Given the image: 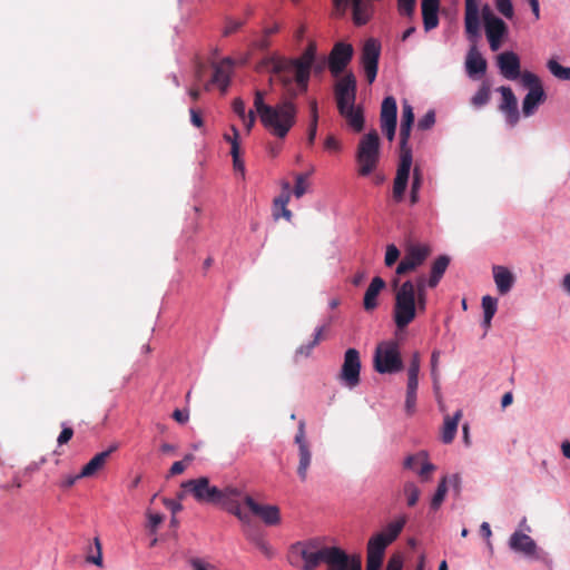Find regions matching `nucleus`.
Returning <instances> with one entry per match:
<instances>
[{
    "instance_id": "nucleus-1",
    "label": "nucleus",
    "mask_w": 570,
    "mask_h": 570,
    "mask_svg": "<svg viewBox=\"0 0 570 570\" xmlns=\"http://www.w3.org/2000/svg\"><path fill=\"white\" fill-rule=\"evenodd\" d=\"M265 96V91L255 90L254 108L261 124L272 136L284 139L296 125L298 106L291 105L289 102H277L274 106L267 105Z\"/></svg>"
},
{
    "instance_id": "nucleus-2",
    "label": "nucleus",
    "mask_w": 570,
    "mask_h": 570,
    "mask_svg": "<svg viewBox=\"0 0 570 570\" xmlns=\"http://www.w3.org/2000/svg\"><path fill=\"white\" fill-rule=\"evenodd\" d=\"M414 122V111L409 102L402 105V119L400 127V161L396 175L393 181L392 196L395 203L404 199L407 188L410 171L412 166V149L409 146L412 125Z\"/></svg>"
},
{
    "instance_id": "nucleus-3",
    "label": "nucleus",
    "mask_w": 570,
    "mask_h": 570,
    "mask_svg": "<svg viewBox=\"0 0 570 570\" xmlns=\"http://www.w3.org/2000/svg\"><path fill=\"white\" fill-rule=\"evenodd\" d=\"M464 28L472 46L468 52L465 66L469 75L484 73L487 61L476 50V41L480 37L479 0H464Z\"/></svg>"
},
{
    "instance_id": "nucleus-4",
    "label": "nucleus",
    "mask_w": 570,
    "mask_h": 570,
    "mask_svg": "<svg viewBox=\"0 0 570 570\" xmlns=\"http://www.w3.org/2000/svg\"><path fill=\"white\" fill-rule=\"evenodd\" d=\"M223 511L237 517L240 521L248 523L250 515H256L266 524H277L281 520L279 509L273 504H265L263 501H213Z\"/></svg>"
},
{
    "instance_id": "nucleus-5",
    "label": "nucleus",
    "mask_w": 570,
    "mask_h": 570,
    "mask_svg": "<svg viewBox=\"0 0 570 570\" xmlns=\"http://www.w3.org/2000/svg\"><path fill=\"white\" fill-rule=\"evenodd\" d=\"M183 488L187 493H190L195 499H253L252 495L244 490L242 485H226L218 488L209 485V480L205 476L189 480L183 483Z\"/></svg>"
},
{
    "instance_id": "nucleus-6",
    "label": "nucleus",
    "mask_w": 570,
    "mask_h": 570,
    "mask_svg": "<svg viewBox=\"0 0 570 570\" xmlns=\"http://www.w3.org/2000/svg\"><path fill=\"white\" fill-rule=\"evenodd\" d=\"M317 45L311 40L298 58L288 59L278 56H271L262 61V65H276L278 71L289 70L298 73V80L304 82L305 78H311V69L316 58Z\"/></svg>"
},
{
    "instance_id": "nucleus-7",
    "label": "nucleus",
    "mask_w": 570,
    "mask_h": 570,
    "mask_svg": "<svg viewBox=\"0 0 570 570\" xmlns=\"http://www.w3.org/2000/svg\"><path fill=\"white\" fill-rule=\"evenodd\" d=\"M381 157V141L379 134L372 129L365 134L358 141L355 159L357 163V174L362 177L371 175L379 166Z\"/></svg>"
},
{
    "instance_id": "nucleus-8",
    "label": "nucleus",
    "mask_w": 570,
    "mask_h": 570,
    "mask_svg": "<svg viewBox=\"0 0 570 570\" xmlns=\"http://www.w3.org/2000/svg\"><path fill=\"white\" fill-rule=\"evenodd\" d=\"M262 67L268 68L273 75L271 81L275 80L281 85L282 94L278 102H289L291 105H297L295 100L298 96L304 95L308 90L309 78H305L304 82L298 79V73H294L289 70L278 71L276 65H262Z\"/></svg>"
},
{
    "instance_id": "nucleus-9",
    "label": "nucleus",
    "mask_w": 570,
    "mask_h": 570,
    "mask_svg": "<svg viewBox=\"0 0 570 570\" xmlns=\"http://www.w3.org/2000/svg\"><path fill=\"white\" fill-rule=\"evenodd\" d=\"M348 556L337 547H323L315 553H304V569L314 570L321 563L328 564V570H348Z\"/></svg>"
},
{
    "instance_id": "nucleus-10",
    "label": "nucleus",
    "mask_w": 570,
    "mask_h": 570,
    "mask_svg": "<svg viewBox=\"0 0 570 570\" xmlns=\"http://www.w3.org/2000/svg\"><path fill=\"white\" fill-rule=\"evenodd\" d=\"M374 368L381 374L397 373L403 368L399 345L394 341L382 342L374 354Z\"/></svg>"
},
{
    "instance_id": "nucleus-11",
    "label": "nucleus",
    "mask_w": 570,
    "mask_h": 570,
    "mask_svg": "<svg viewBox=\"0 0 570 570\" xmlns=\"http://www.w3.org/2000/svg\"><path fill=\"white\" fill-rule=\"evenodd\" d=\"M333 13L336 17L345 16L348 8L352 10V20L355 26L366 24L373 17L374 6L367 0H332Z\"/></svg>"
},
{
    "instance_id": "nucleus-12",
    "label": "nucleus",
    "mask_w": 570,
    "mask_h": 570,
    "mask_svg": "<svg viewBox=\"0 0 570 570\" xmlns=\"http://www.w3.org/2000/svg\"><path fill=\"white\" fill-rule=\"evenodd\" d=\"M432 249L428 244H407L404 248V255L396 266L397 275H407L422 266Z\"/></svg>"
},
{
    "instance_id": "nucleus-13",
    "label": "nucleus",
    "mask_w": 570,
    "mask_h": 570,
    "mask_svg": "<svg viewBox=\"0 0 570 570\" xmlns=\"http://www.w3.org/2000/svg\"><path fill=\"white\" fill-rule=\"evenodd\" d=\"M402 275H397L395 273L394 277L391 279V287L394 293V304L393 311L397 312V315L405 314L412 315L413 312V284L412 279H407L401 283L400 277Z\"/></svg>"
},
{
    "instance_id": "nucleus-14",
    "label": "nucleus",
    "mask_w": 570,
    "mask_h": 570,
    "mask_svg": "<svg viewBox=\"0 0 570 570\" xmlns=\"http://www.w3.org/2000/svg\"><path fill=\"white\" fill-rule=\"evenodd\" d=\"M361 366L360 352L353 347L347 348L338 373L341 383L351 390L356 387L361 382Z\"/></svg>"
},
{
    "instance_id": "nucleus-15",
    "label": "nucleus",
    "mask_w": 570,
    "mask_h": 570,
    "mask_svg": "<svg viewBox=\"0 0 570 570\" xmlns=\"http://www.w3.org/2000/svg\"><path fill=\"white\" fill-rule=\"evenodd\" d=\"M380 55V42L374 38L367 39L362 48L361 62L368 83H373L376 78Z\"/></svg>"
},
{
    "instance_id": "nucleus-16",
    "label": "nucleus",
    "mask_w": 570,
    "mask_h": 570,
    "mask_svg": "<svg viewBox=\"0 0 570 570\" xmlns=\"http://www.w3.org/2000/svg\"><path fill=\"white\" fill-rule=\"evenodd\" d=\"M337 110L354 105L356 100V79L353 73L342 77L334 87Z\"/></svg>"
},
{
    "instance_id": "nucleus-17",
    "label": "nucleus",
    "mask_w": 570,
    "mask_h": 570,
    "mask_svg": "<svg viewBox=\"0 0 570 570\" xmlns=\"http://www.w3.org/2000/svg\"><path fill=\"white\" fill-rule=\"evenodd\" d=\"M353 47L350 43L337 42L332 48L328 56V68L333 76H338L344 71L353 57Z\"/></svg>"
},
{
    "instance_id": "nucleus-18",
    "label": "nucleus",
    "mask_w": 570,
    "mask_h": 570,
    "mask_svg": "<svg viewBox=\"0 0 570 570\" xmlns=\"http://www.w3.org/2000/svg\"><path fill=\"white\" fill-rule=\"evenodd\" d=\"M428 305V296L426 292L414 293L413 292V312L412 315L400 314L397 315L396 311H392L393 322L395 324L396 331H404L417 316V314H422L426 311Z\"/></svg>"
},
{
    "instance_id": "nucleus-19",
    "label": "nucleus",
    "mask_w": 570,
    "mask_h": 570,
    "mask_svg": "<svg viewBox=\"0 0 570 570\" xmlns=\"http://www.w3.org/2000/svg\"><path fill=\"white\" fill-rule=\"evenodd\" d=\"M233 60L230 58H224L220 62L214 65V73L212 80L205 85V90H209L210 85H217L222 92H226L233 69Z\"/></svg>"
},
{
    "instance_id": "nucleus-20",
    "label": "nucleus",
    "mask_w": 570,
    "mask_h": 570,
    "mask_svg": "<svg viewBox=\"0 0 570 570\" xmlns=\"http://www.w3.org/2000/svg\"><path fill=\"white\" fill-rule=\"evenodd\" d=\"M497 61L500 72L504 78L515 80L520 77L521 66L517 53L513 51H504L498 56Z\"/></svg>"
},
{
    "instance_id": "nucleus-21",
    "label": "nucleus",
    "mask_w": 570,
    "mask_h": 570,
    "mask_svg": "<svg viewBox=\"0 0 570 570\" xmlns=\"http://www.w3.org/2000/svg\"><path fill=\"white\" fill-rule=\"evenodd\" d=\"M482 17L484 20L487 38L503 39L508 35L507 23L502 19L494 16L488 4L482 8Z\"/></svg>"
},
{
    "instance_id": "nucleus-22",
    "label": "nucleus",
    "mask_w": 570,
    "mask_h": 570,
    "mask_svg": "<svg viewBox=\"0 0 570 570\" xmlns=\"http://www.w3.org/2000/svg\"><path fill=\"white\" fill-rule=\"evenodd\" d=\"M498 90L502 95V102L499 109L505 115L509 125L515 126L519 121L517 98L510 87L501 86Z\"/></svg>"
},
{
    "instance_id": "nucleus-23",
    "label": "nucleus",
    "mask_w": 570,
    "mask_h": 570,
    "mask_svg": "<svg viewBox=\"0 0 570 570\" xmlns=\"http://www.w3.org/2000/svg\"><path fill=\"white\" fill-rule=\"evenodd\" d=\"M404 468L417 473L422 479H428L435 470V466L429 462L425 451L409 455L404 460Z\"/></svg>"
},
{
    "instance_id": "nucleus-24",
    "label": "nucleus",
    "mask_w": 570,
    "mask_h": 570,
    "mask_svg": "<svg viewBox=\"0 0 570 570\" xmlns=\"http://www.w3.org/2000/svg\"><path fill=\"white\" fill-rule=\"evenodd\" d=\"M396 116H397V106L396 100L392 97H385L382 107H381V129L382 131H386L390 129H396Z\"/></svg>"
},
{
    "instance_id": "nucleus-25",
    "label": "nucleus",
    "mask_w": 570,
    "mask_h": 570,
    "mask_svg": "<svg viewBox=\"0 0 570 570\" xmlns=\"http://www.w3.org/2000/svg\"><path fill=\"white\" fill-rule=\"evenodd\" d=\"M440 0H422L421 11L423 27L426 32L439 26Z\"/></svg>"
},
{
    "instance_id": "nucleus-26",
    "label": "nucleus",
    "mask_w": 570,
    "mask_h": 570,
    "mask_svg": "<svg viewBox=\"0 0 570 570\" xmlns=\"http://www.w3.org/2000/svg\"><path fill=\"white\" fill-rule=\"evenodd\" d=\"M117 450V445H111L108 450L97 453L77 474V478H87L95 475L107 463L110 454Z\"/></svg>"
},
{
    "instance_id": "nucleus-27",
    "label": "nucleus",
    "mask_w": 570,
    "mask_h": 570,
    "mask_svg": "<svg viewBox=\"0 0 570 570\" xmlns=\"http://www.w3.org/2000/svg\"><path fill=\"white\" fill-rule=\"evenodd\" d=\"M492 273L498 292L501 295L508 294L514 285V275L510 269L501 265H494L492 267Z\"/></svg>"
},
{
    "instance_id": "nucleus-28",
    "label": "nucleus",
    "mask_w": 570,
    "mask_h": 570,
    "mask_svg": "<svg viewBox=\"0 0 570 570\" xmlns=\"http://www.w3.org/2000/svg\"><path fill=\"white\" fill-rule=\"evenodd\" d=\"M385 285L386 284L384 279L381 278L380 276H375L371 281L363 299V307L366 312H371L377 307V297L380 295V292L385 287Z\"/></svg>"
},
{
    "instance_id": "nucleus-29",
    "label": "nucleus",
    "mask_w": 570,
    "mask_h": 570,
    "mask_svg": "<svg viewBox=\"0 0 570 570\" xmlns=\"http://www.w3.org/2000/svg\"><path fill=\"white\" fill-rule=\"evenodd\" d=\"M543 87L531 88L522 101V112L525 117L532 116L538 107L544 101Z\"/></svg>"
},
{
    "instance_id": "nucleus-30",
    "label": "nucleus",
    "mask_w": 570,
    "mask_h": 570,
    "mask_svg": "<svg viewBox=\"0 0 570 570\" xmlns=\"http://www.w3.org/2000/svg\"><path fill=\"white\" fill-rule=\"evenodd\" d=\"M291 185L288 181L283 184L282 194L274 199V218L278 219L279 217L285 218L286 220H291L292 212L287 209V204L291 198Z\"/></svg>"
},
{
    "instance_id": "nucleus-31",
    "label": "nucleus",
    "mask_w": 570,
    "mask_h": 570,
    "mask_svg": "<svg viewBox=\"0 0 570 570\" xmlns=\"http://www.w3.org/2000/svg\"><path fill=\"white\" fill-rule=\"evenodd\" d=\"M509 543L511 549L514 551L522 552L527 556H532L535 553V542L528 534H524L522 532H514L510 537Z\"/></svg>"
},
{
    "instance_id": "nucleus-32",
    "label": "nucleus",
    "mask_w": 570,
    "mask_h": 570,
    "mask_svg": "<svg viewBox=\"0 0 570 570\" xmlns=\"http://www.w3.org/2000/svg\"><path fill=\"white\" fill-rule=\"evenodd\" d=\"M340 115L345 118L348 126L360 132L364 128V116L361 107H355L354 105L347 106L343 109H338Z\"/></svg>"
},
{
    "instance_id": "nucleus-33",
    "label": "nucleus",
    "mask_w": 570,
    "mask_h": 570,
    "mask_svg": "<svg viewBox=\"0 0 570 570\" xmlns=\"http://www.w3.org/2000/svg\"><path fill=\"white\" fill-rule=\"evenodd\" d=\"M450 264V258L446 255L439 256L432 264L431 274L429 277V287L434 288L440 283L442 276L444 275L448 266Z\"/></svg>"
},
{
    "instance_id": "nucleus-34",
    "label": "nucleus",
    "mask_w": 570,
    "mask_h": 570,
    "mask_svg": "<svg viewBox=\"0 0 570 570\" xmlns=\"http://www.w3.org/2000/svg\"><path fill=\"white\" fill-rule=\"evenodd\" d=\"M462 417V411L458 410L453 416L446 415L442 429V441L445 444L451 443L456 434L459 421Z\"/></svg>"
},
{
    "instance_id": "nucleus-35",
    "label": "nucleus",
    "mask_w": 570,
    "mask_h": 570,
    "mask_svg": "<svg viewBox=\"0 0 570 570\" xmlns=\"http://www.w3.org/2000/svg\"><path fill=\"white\" fill-rule=\"evenodd\" d=\"M448 484L453 488V495L460 494L461 479L459 474H452L442 479L432 499H444L448 492Z\"/></svg>"
},
{
    "instance_id": "nucleus-36",
    "label": "nucleus",
    "mask_w": 570,
    "mask_h": 570,
    "mask_svg": "<svg viewBox=\"0 0 570 570\" xmlns=\"http://www.w3.org/2000/svg\"><path fill=\"white\" fill-rule=\"evenodd\" d=\"M389 544L383 534L376 533L368 540L367 556L383 559Z\"/></svg>"
},
{
    "instance_id": "nucleus-37",
    "label": "nucleus",
    "mask_w": 570,
    "mask_h": 570,
    "mask_svg": "<svg viewBox=\"0 0 570 570\" xmlns=\"http://www.w3.org/2000/svg\"><path fill=\"white\" fill-rule=\"evenodd\" d=\"M406 523V517L400 515L396 520L390 522L383 531L379 534H383L389 543H392L401 533L402 529Z\"/></svg>"
},
{
    "instance_id": "nucleus-38",
    "label": "nucleus",
    "mask_w": 570,
    "mask_h": 570,
    "mask_svg": "<svg viewBox=\"0 0 570 570\" xmlns=\"http://www.w3.org/2000/svg\"><path fill=\"white\" fill-rule=\"evenodd\" d=\"M232 130L234 131V139L232 141L230 155L233 157V165L235 170L240 171L244 176L245 174V165L244 161L239 158V132L235 126H232Z\"/></svg>"
},
{
    "instance_id": "nucleus-39",
    "label": "nucleus",
    "mask_w": 570,
    "mask_h": 570,
    "mask_svg": "<svg viewBox=\"0 0 570 570\" xmlns=\"http://www.w3.org/2000/svg\"><path fill=\"white\" fill-rule=\"evenodd\" d=\"M86 561L89 563H94L97 567L104 566L102 560V547L99 538L94 539V546H90L86 556Z\"/></svg>"
},
{
    "instance_id": "nucleus-40",
    "label": "nucleus",
    "mask_w": 570,
    "mask_h": 570,
    "mask_svg": "<svg viewBox=\"0 0 570 570\" xmlns=\"http://www.w3.org/2000/svg\"><path fill=\"white\" fill-rule=\"evenodd\" d=\"M299 462L297 466V474L301 480H305L307 476V470L311 465L312 453L309 448H303L302 451L298 452Z\"/></svg>"
},
{
    "instance_id": "nucleus-41",
    "label": "nucleus",
    "mask_w": 570,
    "mask_h": 570,
    "mask_svg": "<svg viewBox=\"0 0 570 570\" xmlns=\"http://www.w3.org/2000/svg\"><path fill=\"white\" fill-rule=\"evenodd\" d=\"M547 67L556 78L560 80H570V67H563L554 59H550Z\"/></svg>"
},
{
    "instance_id": "nucleus-42",
    "label": "nucleus",
    "mask_w": 570,
    "mask_h": 570,
    "mask_svg": "<svg viewBox=\"0 0 570 570\" xmlns=\"http://www.w3.org/2000/svg\"><path fill=\"white\" fill-rule=\"evenodd\" d=\"M295 548L299 549L301 557L304 560L305 552L315 553L318 550H321L323 548V546H322L321 539L315 538V539H311V540H307L304 542H297L295 544Z\"/></svg>"
},
{
    "instance_id": "nucleus-43",
    "label": "nucleus",
    "mask_w": 570,
    "mask_h": 570,
    "mask_svg": "<svg viewBox=\"0 0 570 570\" xmlns=\"http://www.w3.org/2000/svg\"><path fill=\"white\" fill-rule=\"evenodd\" d=\"M490 100V87L487 83H483L476 94L472 97L471 104L475 108H480L485 106Z\"/></svg>"
},
{
    "instance_id": "nucleus-44",
    "label": "nucleus",
    "mask_w": 570,
    "mask_h": 570,
    "mask_svg": "<svg viewBox=\"0 0 570 570\" xmlns=\"http://www.w3.org/2000/svg\"><path fill=\"white\" fill-rule=\"evenodd\" d=\"M146 515L148 518L146 528L149 530L150 533L155 534L157 532L158 527L163 523L165 517L164 514L155 512L151 509L147 510Z\"/></svg>"
},
{
    "instance_id": "nucleus-45",
    "label": "nucleus",
    "mask_w": 570,
    "mask_h": 570,
    "mask_svg": "<svg viewBox=\"0 0 570 570\" xmlns=\"http://www.w3.org/2000/svg\"><path fill=\"white\" fill-rule=\"evenodd\" d=\"M397 11L402 17L412 19L415 13L416 0H396Z\"/></svg>"
},
{
    "instance_id": "nucleus-46",
    "label": "nucleus",
    "mask_w": 570,
    "mask_h": 570,
    "mask_svg": "<svg viewBox=\"0 0 570 570\" xmlns=\"http://www.w3.org/2000/svg\"><path fill=\"white\" fill-rule=\"evenodd\" d=\"M400 249L394 244H389L385 250L384 264L386 267H392L400 258Z\"/></svg>"
},
{
    "instance_id": "nucleus-47",
    "label": "nucleus",
    "mask_w": 570,
    "mask_h": 570,
    "mask_svg": "<svg viewBox=\"0 0 570 570\" xmlns=\"http://www.w3.org/2000/svg\"><path fill=\"white\" fill-rule=\"evenodd\" d=\"M497 306H498L497 298L489 296V295L482 297V308H483L484 316L493 317L497 312Z\"/></svg>"
},
{
    "instance_id": "nucleus-48",
    "label": "nucleus",
    "mask_w": 570,
    "mask_h": 570,
    "mask_svg": "<svg viewBox=\"0 0 570 570\" xmlns=\"http://www.w3.org/2000/svg\"><path fill=\"white\" fill-rule=\"evenodd\" d=\"M497 10L507 19H511L514 14L511 0H494Z\"/></svg>"
},
{
    "instance_id": "nucleus-49",
    "label": "nucleus",
    "mask_w": 570,
    "mask_h": 570,
    "mask_svg": "<svg viewBox=\"0 0 570 570\" xmlns=\"http://www.w3.org/2000/svg\"><path fill=\"white\" fill-rule=\"evenodd\" d=\"M520 77L522 85L529 88V90H531V88L542 87L539 77L530 71H524L523 73L520 75Z\"/></svg>"
},
{
    "instance_id": "nucleus-50",
    "label": "nucleus",
    "mask_w": 570,
    "mask_h": 570,
    "mask_svg": "<svg viewBox=\"0 0 570 570\" xmlns=\"http://www.w3.org/2000/svg\"><path fill=\"white\" fill-rule=\"evenodd\" d=\"M306 178L307 174H297L295 177L294 195L296 198H301L306 193Z\"/></svg>"
},
{
    "instance_id": "nucleus-51",
    "label": "nucleus",
    "mask_w": 570,
    "mask_h": 570,
    "mask_svg": "<svg viewBox=\"0 0 570 570\" xmlns=\"http://www.w3.org/2000/svg\"><path fill=\"white\" fill-rule=\"evenodd\" d=\"M295 443L298 446V452L302 451L303 448H309L308 442L305 435V422L301 421L298 423L297 433L295 435Z\"/></svg>"
},
{
    "instance_id": "nucleus-52",
    "label": "nucleus",
    "mask_w": 570,
    "mask_h": 570,
    "mask_svg": "<svg viewBox=\"0 0 570 570\" xmlns=\"http://www.w3.org/2000/svg\"><path fill=\"white\" fill-rule=\"evenodd\" d=\"M244 24H245L244 20H235L232 18H227L226 26H225L223 33L225 37L230 36V35L237 32Z\"/></svg>"
},
{
    "instance_id": "nucleus-53",
    "label": "nucleus",
    "mask_w": 570,
    "mask_h": 570,
    "mask_svg": "<svg viewBox=\"0 0 570 570\" xmlns=\"http://www.w3.org/2000/svg\"><path fill=\"white\" fill-rule=\"evenodd\" d=\"M420 366H421L420 354H419V352H415L412 355V358L410 362V366L407 370V376L409 377H419Z\"/></svg>"
},
{
    "instance_id": "nucleus-54",
    "label": "nucleus",
    "mask_w": 570,
    "mask_h": 570,
    "mask_svg": "<svg viewBox=\"0 0 570 570\" xmlns=\"http://www.w3.org/2000/svg\"><path fill=\"white\" fill-rule=\"evenodd\" d=\"M194 460V455L193 454H187L185 455L184 458V461H176L173 463L170 470H169V473L171 475H177V474H180L185 471L186 469V464L185 462L189 463Z\"/></svg>"
},
{
    "instance_id": "nucleus-55",
    "label": "nucleus",
    "mask_w": 570,
    "mask_h": 570,
    "mask_svg": "<svg viewBox=\"0 0 570 570\" xmlns=\"http://www.w3.org/2000/svg\"><path fill=\"white\" fill-rule=\"evenodd\" d=\"M435 122V114L433 110H429L417 122V127L421 130L430 129Z\"/></svg>"
},
{
    "instance_id": "nucleus-56",
    "label": "nucleus",
    "mask_w": 570,
    "mask_h": 570,
    "mask_svg": "<svg viewBox=\"0 0 570 570\" xmlns=\"http://www.w3.org/2000/svg\"><path fill=\"white\" fill-rule=\"evenodd\" d=\"M404 499H419L420 490L413 482H406L403 488Z\"/></svg>"
},
{
    "instance_id": "nucleus-57",
    "label": "nucleus",
    "mask_w": 570,
    "mask_h": 570,
    "mask_svg": "<svg viewBox=\"0 0 570 570\" xmlns=\"http://www.w3.org/2000/svg\"><path fill=\"white\" fill-rule=\"evenodd\" d=\"M412 284L414 293L426 292V287H429V277L425 275H419L415 279H412Z\"/></svg>"
},
{
    "instance_id": "nucleus-58",
    "label": "nucleus",
    "mask_w": 570,
    "mask_h": 570,
    "mask_svg": "<svg viewBox=\"0 0 570 570\" xmlns=\"http://www.w3.org/2000/svg\"><path fill=\"white\" fill-rule=\"evenodd\" d=\"M233 110L234 112L242 119H246V111H245V102L242 98H235L233 101Z\"/></svg>"
},
{
    "instance_id": "nucleus-59",
    "label": "nucleus",
    "mask_w": 570,
    "mask_h": 570,
    "mask_svg": "<svg viewBox=\"0 0 570 570\" xmlns=\"http://www.w3.org/2000/svg\"><path fill=\"white\" fill-rule=\"evenodd\" d=\"M415 403H416V393L406 391L405 411L409 415L414 413Z\"/></svg>"
},
{
    "instance_id": "nucleus-60",
    "label": "nucleus",
    "mask_w": 570,
    "mask_h": 570,
    "mask_svg": "<svg viewBox=\"0 0 570 570\" xmlns=\"http://www.w3.org/2000/svg\"><path fill=\"white\" fill-rule=\"evenodd\" d=\"M271 37L262 33L261 38L253 42V47L259 51H266L271 47Z\"/></svg>"
},
{
    "instance_id": "nucleus-61",
    "label": "nucleus",
    "mask_w": 570,
    "mask_h": 570,
    "mask_svg": "<svg viewBox=\"0 0 570 570\" xmlns=\"http://www.w3.org/2000/svg\"><path fill=\"white\" fill-rule=\"evenodd\" d=\"M72 436H73V430L69 426H65L57 439V443L59 445L67 444L71 440Z\"/></svg>"
},
{
    "instance_id": "nucleus-62",
    "label": "nucleus",
    "mask_w": 570,
    "mask_h": 570,
    "mask_svg": "<svg viewBox=\"0 0 570 570\" xmlns=\"http://www.w3.org/2000/svg\"><path fill=\"white\" fill-rule=\"evenodd\" d=\"M324 147L328 151H340L341 150L340 141L332 135L326 137V139L324 141Z\"/></svg>"
},
{
    "instance_id": "nucleus-63",
    "label": "nucleus",
    "mask_w": 570,
    "mask_h": 570,
    "mask_svg": "<svg viewBox=\"0 0 570 570\" xmlns=\"http://www.w3.org/2000/svg\"><path fill=\"white\" fill-rule=\"evenodd\" d=\"M189 114L191 124L197 128H202L204 126L202 112L195 108H190Z\"/></svg>"
},
{
    "instance_id": "nucleus-64",
    "label": "nucleus",
    "mask_w": 570,
    "mask_h": 570,
    "mask_svg": "<svg viewBox=\"0 0 570 570\" xmlns=\"http://www.w3.org/2000/svg\"><path fill=\"white\" fill-rule=\"evenodd\" d=\"M383 559L367 556L366 570H381Z\"/></svg>"
}]
</instances>
